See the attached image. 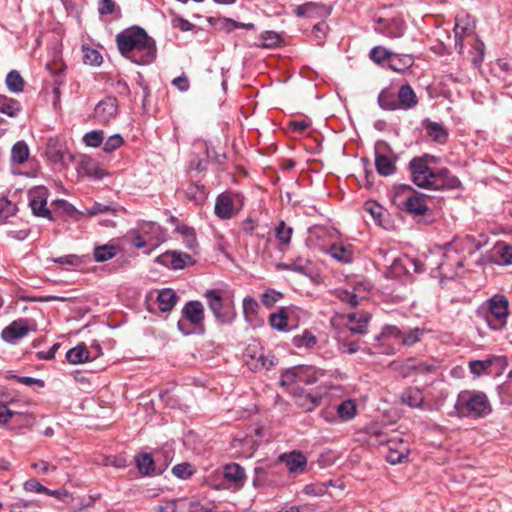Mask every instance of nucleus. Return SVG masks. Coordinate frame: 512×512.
Here are the masks:
<instances>
[{
	"label": "nucleus",
	"instance_id": "dca6fc26",
	"mask_svg": "<svg viewBox=\"0 0 512 512\" xmlns=\"http://www.w3.org/2000/svg\"><path fill=\"white\" fill-rule=\"evenodd\" d=\"M432 185L433 190L454 189L459 187L460 181L447 168H441L434 173Z\"/></svg>",
	"mask_w": 512,
	"mask_h": 512
},
{
	"label": "nucleus",
	"instance_id": "bf43d9fd",
	"mask_svg": "<svg viewBox=\"0 0 512 512\" xmlns=\"http://www.w3.org/2000/svg\"><path fill=\"white\" fill-rule=\"evenodd\" d=\"M331 485V482L327 483H317V484H308L304 487V493L310 496H322L326 493L328 486Z\"/></svg>",
	"mask_w": 512,
	"mask_h": 512
},
{
	"label": "nucleus",
	"instance_id": "6e6d98bb",
	"mask_svg": "<svg viewBox=\"0 0 512 512\" xmlns=\"http://www.w3.org/2000/svg\"><path fill=\"white\" fill-rule=\"evenodd\" d=\"M276 363V358L273 355H264L260 354L258 358L256 359V363L253 364L251 362H248V365L251 367V369L258 370L261 368L269 369L273 367Z\"/></svg>",
	"mask_w": 512,
	"mask_h": 512
},
{
	"label": "nucleus",
	"instance_id": "ea45409f",
	"mask_svg": "<svg viewBox=\"0 0 512 512\" xmlns=\"http://www.w3.org/2000/svg\"><path fill=\"white\" fill-rule=\"evenodd\" d=\"M6 85L9 91L19 93L23 91L24 80L18 71L12 70L6 76Z\"/></svg>",
	"mask_w": 512,
	"mask_h": 512
},
{
	"label": "nucleus",
	"instance_id": "4d7b16f0",
	"mask_svg": "<svg viewBox=\"0 0 512 512\" xmlns=\"http://www.w3.org/2000/svg\"><path fill=\"white\" fill-rule=\"evenodd\" d=\"M283 298V294L274 289H268L261 295V302L267 308H271L276 302Z\"/></svg>",
	"mask_w": 512,
	"mask_h": 512
},
{
	"label": "nucleus",
	"instance_id": "e433bc0d",
	"mask_svg": "<svg viewBox=\"0 0 512 512\" xmlns=\"http://www.w3.org/2000/svg\"><path fill=\"white\" fill-rule=\"evenodd\" d=\"M357 406L353 400H344L337 407V414L343 421H349L356 415Z\"/></svg>",
	"mask_w": 512,
	"mask_h": 512
},
{
	"label": "nucleus",
	"instance_id": "338daca9",
	"mask_svg": "<svg viewBox=\"0 0 512 512\" xmlns=\"http://www.w3.org/2000/svg\"><path fill=\"white\" fill-rule=\"evenodd\" d=\"M322 397L319 395L306 394L303 397L305 402L301 403V406L305 408L306 411H312L317 406L320 405Z\"/></svg>",
	"mask_w": 512,
	"mask_h": 512
},
{
	"label": "nucleus",
	"instance_id": "c9c22d12",
	"mask_svg": "<svg viewBox=\"0 0 512 512\" xmlns=\"http://www.w3.org/2000/svg\"><path fill=\"white\" fill-rule=\"evenodd\" d=\"M243 314L247 322L253 323L256 320L259 304L258 302L251 296H246L243 299Z\"/></svg>",
	"mask_w": 512,
	"mask_h": 512
},
{
	"label": "nucleus",
	"instance_id": "aec40b11",
	"mask_svg": "<svg viewBox=\"0 0 512 512\" xmlns=\"http://www.w3.org/2000/svg\"><path fill=\"white\" fill-rule=\"evenodd\" d=\"M280 460L284 462L290 472H303L305 470L307 459L299 451H292L289 454L280 456Z\"/></svg>",
	"mask_w": 512,
	"mask_h": 512
},
{
	"label": "nucleus",
	"instance_id": "2f4dec72",
	"mask_svg": "<svg viewBox=\"0 0 512 512\" xmlns=\"http://www.w3.org/2000/svg\"><path fill=\"white\" fill-rule=\"evenodd\" d=\"M135 463L142 476H151L155 471V462L151 454L141 453L135 457Z\"/></svg>",
	"mask_w": 512,
	"mask_h": 512
},
{
	"label": "nucleus",
	"instance_id": "58836bf2",
	"mask_svg": "<svg viewBox=\"0 0 512 512\" xmlns=\"http://www.w3.org/2000/svg\"><path fill=\"white\" fill-rule=\"evenodd\" d=\"M293 234V228L280 221L275 228V237L281 246H288Z\"/></svg>",
	"mask_w": 512,
	"mask_h": 512
},
{
	"label": "nucleus",
	"instance_id": "8fccbe9b",
	"mask_svg": "<svg viewBox=\"0 0 512 512\" xmlns=\"http://www.w3.org/2000/svg\"><path fill=\"white\" fill-rule=\"evenodd\" d=\"M17 207L5 197H0V224L16 213Z\"/></svg>",
	"mask_w": 512,
	"mask_h": 512
},
{
	"label": "nucleus",
	"instance_id": "423d86ee",
	"mask_svg": "<svg viewBox=\"0 0 512 512\" xmlns=\"http://www.w3.org/2000/svg\"><path fill=\"white\" fill-rule=\"evenodd\" d=\"M204 297L207 300L208 308L219 324L229 325L234 321L236 312L231 301L224 300L220 293L214 289L207 290Z\"/></svg>",
	"mask_w": 512,
	"mask_h": 512
},
{
	"label": "nucleus",
	"instance_id": "1a4fd4ad",
	"mask_svg": "<svg viewBox=\"0 0 512 512\" xmlns=\"http://www.w3.org/2000/svg\"><path fill=\"white\" fill-rule=\"evenodd\" d=\"M375 167L378 174L381 176H390L396 172V161L397 158L390 157L392 149L389 144L383 140H379L375 143Z\"/></svg>",
	"mask_w": 512,
	"mask_h": 512
},
{
	"label": "nucleus",
	"instance_id": "de8ad7c7",
	"mask_svg": "<svg viewBox=\"0 0 512 512\" xmlns=\"http://www.w3.org/2000/svg\"><path fill=\"white\" fill-rule=\"evenodd\" d=\"M293 343L298 348H312L316 345L317 339L312 332L305 330L302 335H297L293 338Z\"/></svg>",
	"mask_w": 512,
	"mask_h": 512
},
{
	"label": "nucleus",
	"instance_id": "7c9ffc66",
	"mask_svg": "<svg viewBox=\"0 0 512 512\" xmlns=\"http://www.w3.org/2000/svg\"><path fill=\"white\" fill-rule=\"evenodd\" d=\"M378 105L383 110L395 111L398 108L397 94L391 88L383 89L378 95Z\"/></svg>",
	"mask_w": 512,
	"mask_h": 512
},
{
	"label": "nucleus",
	"instance_id": "052dcab7",
	"mask_svg": "<svg viewBox=\"0 0 512 512\" xmlns=\"http://www.w3.org/2000/svg\"><path fill=\"white\" fill-rule=\"evenodd\" d=\"M337 298L349 304L351 307H356L359 304V297L354 291L339 290L337 292Z\"/></svg>",
	"mask_w": 512,
	"mask_h": 512
},
{
	"label": "nucleus",
	"instance_id": "7ed1b4c3",
	"mask_svg": "<svg viewBox=\"0 0 512 512\" xmlns=\"http://www.w3.org/2000/svg\"><path fill=\"white\" fill-rule=\"evenodd\" d=\"M403 192H409L405 201L400 205V208L406 213L411 215L418 222L430 224L433 222L431 209L427 205V200L430 198L424 193L415 191L410 185H403L401 187Z\"/></svg>",
	"mask_w": 512,
	"mask_h": 512
},
{
	"label": "nucleus",
	"instance_id": "a211bd4d",
	"mask_svg": "<svg viewBox=\"0 0 512 512\" xmlns=\"http://www.w3.org/2000/svg\"><path fill=\"white\" fill-rule=\"evenodd\" d=\"M223 477L226 481L232 483L235 488L243 487L245 482V471L237 463H230L224 466Z\"/></svg>",
	"mask_w": 512,
	"mask_h": 512
},
{
	"label": "nucleus",
	"instance_id": "603ef678",
	"mask_svg": "<svg viewBox=\"0 0 512 512\" xmlns=\"http://www.w3.org/2000/svg\"><path fill=\"white\" fill-rule=\"evenodd\" d=\"M261 46L264 48H274L281 42V36L274 31H265L260 35Z\"/></svg>",
	"mask_w": 512,
	"mask_h": 512
},
{
	"label": "nucleus",
	"instance_id": "b1692460",
	"mask_svg": "<svg viewBox=\"0 0 512 512\" xmlns=\"http://www.w3.org/2000/svg\"><path fill=\"white\" fill-rule=\"evenodd\" d=\"M347 327L352 333L364 334L366 333L367 325L370 321V314L362 312L359 315L351 313L348 315Z\"/></svg>",
	"mask_w": 512,
	"mask_h": 512
},
{
	"label": "nucleus",
	"instance_id": "bb28decb",
	"mask_svg": "<svg viewBox=\"0 0 512 512\" xmlns=\"http://www.w3.org/2000/svg\"><path fill=\"white\" fill-rule=\"evenodd\" d=\"M414 64V58L410 54L392 53L388 67L396 72H405Z\"/></svg>",
	"mask_w": 512,
	"mask_h": 512
},
{
	"label": "nucleus",
	"instance_id": "a18cd8bd",
	"mask_svg": "<svg viewBox=\"0 0 512 512\" xmlns=\"http://www.w3.org/2000/svg\"><path fill=\"white\" fill-rule=\"evenodd\" d=\"M80 173L94 178H101V169L92 159H84L80 162Z\"/></svg>",
	"mask_w": 512,
	"mask_h": 512
},
{
	"label": "nucleus",
	"instance_id": "39448f33",
	"mask_svg": "<svg viewBox=\"0 0 512 512\" xmlns=\"http://www.w3.org/2000/svg\"><path fill=\"white\" fill-rule=\"evenodd\" d=\"M487 309L484 319L490 329L498 331L503 329L509 317V301L506 296L496 294L486 302Z\"/></svg>",
	"mask_w": 512,
	"mask_h": 512
},
{
	"label": "nucleus",
	"instance_id": "3c124183",
	"mask_svg": "<svg viewBox=\"0 0 512 512\" xmlns=\"http://www.w3.org/2000/svg\"><path fill=\"white\" fill-rule=\"evenodd\" d=\"M391 54L392 52L386 48L376 46L371 49L370 58L377 64H383L385 61H387V64H389Z\"/></svg>",
	"mask_w": 512,
	"mask_h": 512
},
{
	"label": "nucleus",
	"instance_id": "cd10ccee",
	"mask_svg": "<svg viewBox=\"0 0 512 512\" xmlns=\"http://www.w3.org/2000/svg\"><path fill=\"white\" fill-rule=\"evenodd\" d=\"M178 301V296L174 292V290L170 288H165L159 291L157 296V302L159 305V310L161 312H169L171 311Z\"/></svg>",
	"mask_w": 512,
	"mask_h": 512
},
{
	"label": "nucleus",
	"instance_id": "f8f14e48",
	"mask_svg": "<svg viewBox=\"0 0 512 512\" xmlns=\"http://www.w3.org/2000/svg\"><path fill=\"white\" fill-rule=\"evenodd\" d=\"M116 98L107 97L100 101L94 109V117L101 123H109L117 114Z\"/></svg>",
	"mask_w": 512,
	"mask_h": 512
},
{
	"label": "nucleus",
	"instance_id": "69168bd1",
	"mask_svg": "<svg viewBox=\"0 0 512 512\" xmlns=\"http://www.w3.org/2000/svg\"><path fill=\"white\" fill-rule=\"evenodd\" d=\"M473 48V57L472 62L475 66H479L484 58V49L485 45L481 40H476L475 44L472 46Z\"/></svg>",
	"mask_w": 512,
	"mask_h": 512
},
{
	"label": "nucleus",
	"instance_id": "9b49d317",
	"mask_svg": "<svg viewBox=\"0 0 512 512\" xmlns=\"http://www.w3.org/2000/svg\"><path fill=\"white\" fill-rule=\"evenodd\" d=\"M48 190L38 186L29 192V206L34 215L51 219V212L47 209Z\"/></svg>",
	"mask_w": 512,
	"mask_h": 512
},
{
	"label": "nucleus",
	"instance_id": "13d9d810",
	"mask_svg": "<svg viewBox=\"0 0 512 512\" xmlns=\"http://www.w3.org/2000/svg\"><path fill=\"white\" fill-rule=\"evenodd\" d=\"M104 135L102 131L94 130L86 133L83 137V141L87 146L98 147L103 142Z\"/></svg>",
	"mask_w": 512,
	"mask_h": 512
},
{
	"label": "nucleus",
	"instance_id": "f704fd0d",
	"mask_svg": "<svg viewBox=\"0 0 512 512\" xmlns=\"http://www.w3.org/2000/svg\"><path fill=\"white\" fill-rule=\"evenodd\" d=\"M66 359L72 364L83 363L89 359V351L84 344H79L67 351Z\"/></svg>",
	"mask_w": 512,
	"mask_h": 512
},
{
	"label": "nucleus",
	"instance_id": "c756f323",
	"mask_svg": "<svg viewBox=\"0 0 512 512\" xmlns=\"http://www.w3.org/2000/svg\"><path fill=\"white\" fill-rule=\"evenodd\" d=\"M424 334L425 329L419 327L407 331L399 329L400 346L411 347L420 342Z\"/></svg>",
	"mask_w": 512,
	"mask_h": 512
},
{
	"label": "nucleus",
	"instance_id": "5fc2aeb1",
	"mask_svg": "<svg viewBox=\"0 0 512 512\" xmlns=\"http://www.w3.org/2000/svg\"><path fill=\"white\" fill-rule=\"evenodd\" d=\"M83 53V61L85 64L98 66L102 63L103 58L96 49L83 47Z\"/></svg>",
	"mask_w": 512,
	"mask_h": 512
},
{
	"label": "nucleus",
	"instance_id": "4c0bfd02",
	"mask_svg": "<svg viewBox=\"0 0 512 512\" xmlns=\"http://www.w3.org/2000/svg\"><path fill=\"white\" fill-rule=\"evenodd\" d=\"M29 157V148L24 141L15 143L11 150V160L13 163L22 164Z\"/></svg>",
	"mask_w": 512,
	"mask_h": 512
},
{
	"label": "nucleus",
	"instance_id": "c03bdc74",
	"mask_svg": "<svg viewBox=\"0 0 512 512\" xmlns=\"http://www.w3.org/2000/svg\"><path fill=\"white\" fill-rule=\"evenodd\" d=\"M20 111L19 103L16 100L0 96V112L14 117Z\"/></svg>",
	"mask_w": 512,
	"mask_h": 512
},
{
	"label": "nucleus",
	"instance_id": "6ab92c4d",
	"mask_svg": "<svg viewBox=\"0 0 512 512\" xmlns=\"http://www.w3.org/2000/svg\"><path fill=\"white\" fill-rule=\"evenodd\" d=\"M399 110H409L418 103L416 93L409 84L402 85L397 92Z\"/></svg>",
	"mask_w": 512,
	"mask_h": 512
},
{
	"label": "nucleus",
	"instance_id": "f257e3e1",
	"mask_svg": "<svg viewBox=\"0 0 512 512\" xmlns=\"http://www.w3.org/2000/svg\"><path fill=\"white\" fill-rule=\"evenodd\" d=\"M116 44L120 54L137 65H149L157 56L155 40L147 32L133 26L116 35Z\"/></svg>",
	"mask_w": 512,
	"mask_h": 512
},
{
	"label": "nucleus",
	"instance_id": "0e129e2a",
	"mask_svg": "<svg viewBox=\"0 0 512 512\" xmlns=\"http://www.w3.org/2000/svg\"><path fill=\"white\" fill-rule=\"evenodd\" d=\"M89 216H95L98 214L115 213L116 209L111 205H105L101 203H94L90 208L86 209Z\"/></svg>",
	"mask_w": 512,
	"mask_h": 512
},
{
	"label": "nucleus",
	"instance_id": "37998d69",
	"mask_svg": "<svg viewBox=\"0 0 512 512\" xmlns=\"http://www.w3.org/2000/svg\"><path fill=\"white\" fill-rule=\"evenodd\" d=\"M393 439H390L388 435L377 427L370 428L368 432V442L371 445H389Z\"/></svg>",
	"mask_w": 512,
	"mask_h": 512
},
{
	"label": "nucleus",
	"instance_id": "864d4df0",
	"mask_svg": "<svg viewBox=\"0 0 512 512\" xmlns=\"http://www.w3.org/2000/svg\"><path fill=\"white\" fill-rule=\"evenodd\" d=\"M491 364V359L474 360L469 362V369L475 376H480L481 374L488 373Z\"/></svg>",
	"mask_w": 512,
	"mask_h": 512
},
{
	"label": "nucleus",
	"instance_id": "4468645a",
	"mask_svg": "<svg viewBox=\"0 0 512 512\" xmlns=\"http://www.w3.org/2000/svg\"><path fill=\"white\" fill-rule=\"evenodd\" d=\"M409 447L403 439H393L389 442L386 459L391 464L402 463L408 458Z\"/></svg>",
	"mask_w": 512,
	"mask_h": 512
},
{
	"label": "nucleus",
	"instance_id": "6e6552de",
	"mask_svg": "<svg viewBox=\"0 0 512 512\" xmlns=\"http://www.w3.org/2000/svg\"><path fill=\"white\" fill-rule=\"evenodd\" d=\"M408 169L411 173L413 183L425 189H432L434 173L424 157H414L408 164Z\"/></svg>",
	"mask_w": 512,
	"mask_h": 512
},
{
	"label": "nucleus",
	"instance_id": "79ce46f5",
	"mask_svg": "<svg viewBox=\"0 0 512 512\" xmlns=\"http://www.w3.org/2000/svg\"><path fill=\"white\" fill-rule=\"evenodd\" d=\"M413 263V258L408 256L395 259L391 264V273L395 276L409 274V265Z\"/></svg>",
	"mask_w": 512,
	"mask_h": 512
},
{
	"label": "nucleus",
	"instance_id": "393cba45",
	"mask_svg": "<svg viewBox=\"0 0 512 512\" xmlns=\"http://www.w3.org/2000/svg\"><path fill=\"white\" fill-rule=\"evenodd\" d=\"M294 310V307H282L277 313L270 315V325L278 331H285L288 325L289 317L294 312Z\"/></svg>",
	"mask_w": 512,
	"mask_h": 512
},
{
	"label": "nucleus",
	"instance_id": "20e7f679",
	"mask_svg": "<svg viewBox=\"0 0 512 512\" xmlns=\"http://www.w3.org/2000/svg\"><path fill=\"white\" fill-rule=\"evenodd\" d=\"M182 316L184 319L179 320L177 325L184 335L205 332L204 307L200 301H188L182 309Z\"/></svg>",
	"mask_w": 512,
	"mask_h": 512
},
{
	"label": "nucleus",
	"instance_id": "f03ea898",
	"mask_svg": "<svg viewBox=\"0 0 512 512\" xmlns=\"http://www.w3.org/2000/svg\"><path fill=\"white\" fill-rule=\"evenodd\" d=\"M455 413L460 418H483L489 415L492 407L487 395L481 391L463 390L456 399Z\"/></svg>",
	"mask_w": 512,
	"mask_h": 512
},
{
	"label": "nucleus",
	"instance_id": "f3484780",
	"mask_svg": "<svg viewBox=\"0 0 512 512\" xmlns=\"http://www.w3.org/2000/svg\"><path fill=\"white\" fill-rule=\"evenodd\" d=\"M160 262L172 269H183L193 263L190 255L176 251H169L161 255Z\"/></svg>",
	"mask_w": 512,
	"mask_h": 512
},
{
	"label": "nucleus",
	"instance_id": "a878e982",
	"mask_svg": "<svg viewBox=\"0 0 512 512\" xmlns=\"http://www.w3.org/2000/svg\"><path fill=\"white\" fill-rule=\"evenodd\" d=\"M423 126L427 132V135L433 141L438 142L440 144L446 141L448 137V132L441 124L426 119L423 121Z\"/></svg>",
	"mask_w": 512,
	"mask_h": 512
},
{
	"label": "nucleus",
	"instance_id": "5701e85b",
	"mask_svg": "<svg viewBox=\"0 0 512 512\" xmlns=\"http://www.w3.org/2000/svg\"><path fill=\"white\" fill-rule=\"evenodd\" d=\"M311 368L306 366H295L287 369L281 375L279 384L281 386H290L296 382L304 381V374H306Z\"/></svg>",
	"mask_w": 512,
	"mask_h": 512
},
{
	"label": "nucleus",
	"instance_id": "c85d7f7f",
	"mask_svg": "<svg viewBox=\"0 0 512 512\" xmlns=\"http://www.w3.org/2000/svg\"><path fill=\"white\" fill-rule=\"evenodd\" d=\"M161 242V238L158 236L147 238L143 234L135 230L131 233V243L137 249L147 248L148 250L156 248Z\"/></svg>",
	"mask_w": 512,
	"mask_h": 512
},
{
	"label": "nucleus",
	"instance_id": "ddd939ff",
	"mask_svg": "<svg viewBox=\"0 0 512 512\" xmlns=\"http://www.w3.org/2000/svg\"><path fill=\"white\" fill-rule=\"evenodd\" d=\"M214 211L217 217L222 220L231 219L238 213L235 208L234 200L231 194L221 193L216 198Z\"/></svg>",
	"mask_w": 512,
	"mask_h": 512
},
{
	"label": "nucleus",
	"instance_id": "4be33fe9",
	"mask_svg": "<svg viewBox=\"0 0 512 512\" xmlns=\"http://www.w3.org/2000/svg\"><path fill=\"white\" fill-rule=\"evenodd\" d=\"M326 252L341 263L349 264L353 262V248L351 245L335 243Z\"/></svg>",
	"mask_w": 512,
	"mask_h": 512
},
{
	"label": "nucleus",
	"instance_id": "09e8293b",
	"mask_svg": "<svg viewBox=\"0 0 512 512\" xmlns=\"http://www.w3.org/2000/svg\"><path fill=\"white\" fill-rule=\"evenodd\" d=\"M386 35L391 38H398L404 34L405 24L401 20L392 19L387 22Z\"/></svg>",
	"mask_w": 512,
	"mask_h": 512
},
{
	"label": "nucleus",
	"instance_id": "9d476101",
	"mask_svg": "<svg viewBox=\"0 0 512 512\" xmlns=\"http://www.w3.org/2000/svg\"><path fill=\"white\" fill-rule=\"evenodd\" d=\"M439 368L436 360L422 361L417 358H408L400 368L402 377L407 378L412 375L432 374Z\"/></svg>",
	"mask_w": 512,
	"mask_h": 512
},
{
	"label": "nucleus",
	"instance_id": "0eeeda50",
	"mask_svg": "<svg viewBox=\"0 0 512 512\" xmlns=\"http://www.w3.org/2000/svg\"><path fill=\"white\" fill-rule=\"evenodd\" d=\"M399 328L387 325L375 337V342L369 348L371 354L394 355L400 350Z\"/></svg>",
	"mask_w": 512,
	"mask_h": 512
},
{
	"label": "nucleus",
	"instance_id": "774afa93",
	"mask_svg": "<svg viewBox=\"0 0 512 512\" xmlns=\"http://www.w3.org/2000/svg\"><path fill=\"white\" fill-rule=\"evenodd\" d=\"M496 249L502 259V264H512V246L503 244L498 245Z\"/></svg>",
	"mask_w": 512,
	"mask_h": 512
},
{
	"label": "nucleus",
	"instance_id": "2eb2a0df",
	"mask_svg": "<svg viewBox=\"0 0 512 512\" xmlns=\"http://www.w3.org/2000/svg\"><path fill=\"white\" fill-rule=\"evenodd\" d=\"M29 332L27 320L18 319L10 323L2 331V338L7 342H15L26 336Z\"/></svg>",
	"mask_w": 512,
	"mask_h": 512
},
{
	"label": "nucleus",
	"instance_id": "72a5a7b5",
	"mask_svg": "<svg viewBox=\"0 0 512 512\" xmlns=\"http://www.w3.org/2000/svg\"><path fill=\"white\" fill-rule=\"evenodd\" d=\"M463 21V19L458 15L456 17V23L453 29L454 32V38H455V49L459 54L463 53V41L464 37L471 32V28L468 27V24L465 26H462L460 22Z\"/></svg>",
	"mask_w": 512,
	"mask_h": 512
},
{
	"label": "nucleus",
	"instance_id": "473e14b6",
	"mask_svg": "<svg viewBox=\"0 0 512 512\" xmlns=\"http://www.w3.org/2000/svg\"><path fill=\"white\" fill-rule=\"evenodd\" d=\"M186 198L194 202L196 205H201L207 199V191L203 185L198 183L190 184L185 190Z\"/></svg>",
	"mask_w": 512,
	"mask_h": 512
},
{
	"label": "nucleus",
	"instance_id": "412c9836",
	"mask_svg": "<svg viewBox=\"0 0 512 512\" xmlns=\"http://www.w3.org/2000/svg\"><path fill=\"white\" fill-rule=\"evenodd\" d=\"M401 402L411 408H419L425 401L422 390L418 387H408L400 395Z\"/></svg>",
	"mask_w": 512,
	"mask_h": 512
},
{
	"label": "nucleus",
	"instance_id": "a19ab883",
	"mask_svg": "<svg viewBox=\"0 0 512 512\" xmlns=\"http://www.w3.org/2000/svg\"><path fill=\"white\" fill-rule=\"evenodd\" d=\"M115 254L116 247L114 245L105 244L95 247L93 257L97 262H104L113 258Z\"/></svg>",
	"mask_w": 512,
	"mask_h": 512
},
{
	"label": "nucleus",
	"instance_id": "49530a36",
	"mask_svg": "<svg viewBox=\"0 0 512 512\" xmlns=\"http://www.w3.org/2000/svg\"><path fill=\"white\" fill-rule=\"evenodd\" d=\"M138 232L144 235L145 238L158 236L162 239L160 226L155 222L142 221L138 224Z\"/></svg>",
	"mask_w": 512,
	"mask_h": 512
},
{
	"label": "nucleus",
	"instance_id": "e2e57ef3",
	"mask_svg": "<svg viewBox=\"0 0 512 512\" xmlns=\"http://www.w3.org/2000/svg\"><path fill=\"white\" fill-rule=\"evenodd\" d=\"M123 144V138L119 134L110 136L104 143L103 150L106 153H111L118 149Z\"/></svg>",
	"mask_w": 512,
	"mask_h": 512
},
{
	"label": "nucleus",
	"instance_id": "680f3d73",
	"mask_svg": "<svg viewBox=\"0 0 512 512\" xmlns=\"http://www.w3.org/2000/svg\"><path fill=\"white\" fill-rule=\"evenodd\" d=\"M172 473L180 479H187L193 474V470L190 464L181 463L177 464L172 468Z\"/></svg>",
	"mask_w": 512,
	"mask_h": 512
}]
</instances>
